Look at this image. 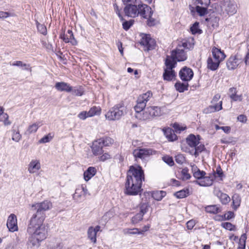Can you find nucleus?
<instances>
[{"mask_svg":"<svg viewBox=\"0 0 249 249\" xmlns=\"http://www.w3.org/2000/svg\"><path fill=\"white\" fill-rule=\"evenodd\" d=\"M144 179V171L141 166H130L126 173L124 193L128 196L141 194L142 190V182Z\"/></svg>","mask_w":249,"mask_h":249,"instance_id":"f257e3e1","label":"nucleus"},{"mask_svg":"<svg viewBox=\"0 0 249 249\" xmlns=\"http://www.w3.org/2000/svg\"><path fill=\"white\" fill-rule=\"evenodd\" d=\"M44 220L31 218L27 228V232L30 235L28 242L33 247L39 246L40 243L48 236V229L43 224Z\"/></svg>","mask_w":249,"mask_h":249,"instance_id":"f03ea898","label":"nucleus"},{"mask_svg":"<svg viewBox=\"0 0 249 249\" xmlns=\"http://www.w3.org/2000/svg\"><path fill=\"white\" fill-rule=\"evenodd\" d=\"M125 16H130L132 14L136 16H152L153 11L151 8L145 4H140L138 5L134 4H127L124 9Z\"/></svg>","mask_w":249,"mask_h":249,"instance_id":"7ed1b4c3","label":"nucleus"},{"mask_svg":"<svg viewBox=\"0 0 249 249\" xmlns=\"http://www.w3.org/2000/svg\"><path fill=\"white\" fill-rule=\"evenodd\" d=\"M126 113V108L123 101L111 107L105 114L106 119L109 121L119 120Z\"/></svg>","mask_w":249,"mask_h":249,"instance_id":"20e7f679","label":"nucleus"},{"mask_svg":"<svg viewBox=\"0 0 249 249\" xmlns=\"http://www.w3.org/2000/svg\"><path fill=\"white\" fill-rule=\"evenodd\" d=\"M52 206L51 202L47 200L33 205L32 207L36 210V213L33 215L31 218L45 220V212L49 210Z\"/></svg>","mask_w":249,"mask_h":249,"instance_id":"39448f33","label":"nucleus"},{"mask_svg":"<svg viewBox=\"0 0 249 249\" xmlns=\"http://www.w3.org/2000/svg\"><path fill=\"white\" fill-rule=\"evenodd\" d=\"M161 115L160 107L157 106L148 107H146L143 113V120L150 119L155 116Z\"/></svg>","mask_w":249,"mask_h":249,"instance_id":"423d86ee","label":"nucleus"},{"mask_svg":"<svg viewBox=\"0 0 249 249\" xmlns=\"http://www.w3.org/2000/svg\"><path fill=\"white\" fill-rule=\"evenodd\" d=\"M241 60L242 57L238 53L234 55H231L227 60L226 63L228 69L233 70L236 69L241 62Z\"/></svg>","mask_w":249,"mask_h":249,"instance_id":"0eeeda50","label":"nucleus"},{"mask_svg":"<svg viewBox=\"0 0 249 249\" xmlns=\"http://www.w3.org/2000/svg\"><path fill=\"white\" fill-rule=\"evenodd\" d=\"M140 43L142 46L145 47L147 51L154 49L156 46L155 40L149 34H143Z\"/></svg>","mask_w":249,"mask_h":249,"instance_id":"6e6552de","label":"nucleus"},{"mask_svg":"<svg viewBox=\"0 0 249 249\" xmlns=\"http://www.w3.org/2000/svg\"><path fill=\"white\" fill-rule=\"evenodd\" d=\"M194 76V72L191 68L186 66L183 67L179 72V76L184 82L190 81Z\"/></svg>","mask_w":249,"mask_h":249,"instance_id":"1a4fd4ad","label":"nucleus"},{"mask_svg":"<svg viewBox=\"0 0 249 249\" xmlns=\"http://www.w3.org/2000/svg\"><path fill=\"white\" fill-rule=\"evenodd\" d=\"M132 153L136 159L143 160L152 154V150L150 148H137L133 151Z\"/></svg>","mask_w":249,"mask_h":249,"instance_id":"9d476101","label":"nucleus"},{"mask_svg":"<svg viewBox=\"0 0 249 249\" xmlns=\"http://www.w3.org/2000/svg\"><path fill=\"white\" fill-rule=\"evenodd\" d=\"M152 96V93L150 91H148L146 93L140 95L137 100V103L136 106L145 109L146 108V103Z\"/></svg>","mask_w":249,"mask_h":249,"instance_id":"9b49d317","label":"nucleus"},{"mask_svg":"<svg viewBox=\"0 0 249 249\" xmlns=\"http://www.w3.org/2000/svg\"><path fill=\"white\" fill-rule=\"evenodd\" d=\"M60 38L65 43H70L72 45H76L77 44V41L74 38L71 30H68L67 35H65L64 32H62L60 35Z\"/></svg>","mask_w":249,"mask_h":249,"instance_id":"f8f14e48","label":"nucleus"},{"mask_svg":"<svg viewBox=\"0 0 249 249\" xmlns=\"http://www.w3.org/2000/svg\"><path fill=\"white\" fill-rule=\"evenodd\" d=\"M171 54L172 55V57L175 58L178 62L184 61L187 58V54L184 51L178 48L172 50Z\"/></svg>","mask_w":249,"mask_h":249,"instance_id":"ddd939ff","label":"nucleus"},{"mask_svg":"<svg viewBox=\"0 0 249 249\" xmlns=\"http://www.w3.org/2000/svg\"><path fill=\"white\" fill-rule=\"evenodd\" d=\"M6 225L10 231L14 232L18 231L17 219L15 214L12 213L9 216Z\"/></svg>","mask_w":249,"mask_h":249,"instance_id":"4468645a","label":"nucleus"},{"mask_svg":"<svg viewBox=\"0 0 249 249\" xmlns=\"http://www.w3.org/2000/svg\"><path fill=\"white\" fill-rule=\"evenodd\" d=\"M200 139V135H197L196 136L195 135L191 134L186 138V142L189 146L194 148L199 144Z\"/></svg>","mask_w":249,"mask_h":249,"instance_id":"2eb2a0df","label":"nucleus"},{"mask_svg":"<svg viewBox=\"0 0 249 249\" xmlns=\"http://www.w3.org/2000/svg\"><path fill=\"white\" fill-rule=\"evenodd\" d=\"M104 146L101 144V142H98V140L95 141L91 146L92 154L94 156L100 155L104 153L103 147Z\"/></svg>","mask_w":249,"mask_h":249,"instance_id":"dca6fc26","label":"nucleus"},{"mask_svg":"<svg viewBox=\"0 0 249 249\" xmlns=\"http://www.w3.org/2000/svg\"><path fill=\"white\" fill-rule=\"evenodd\" d=\"M214 194L219 198L223 205L228 204L231 200L230 196L227 194L222 192L220 190H215Z\"/></svg>","mask_w":249,"mask_h":249,"instance_id":"f3484780","label":"nucleus"},{"mask_svg":"<svg viewBox=\"0 0 249 249\" xmlns=\"http://www.w3.org/2000/svg\"><path fill=\"white\" fill-rule=\"evenodd\" d=\"M212 52L215 60H219L220 62L223 61L226 56L223 51L215 47L213 48Z\"/></svg>","mask_w":249,"mask_h":249,"instance_id":"a211bd4d","label":"nucleus"},{"mask_svg":"<svg viewBox=\"0 0 249 249\" xmlns=\"http://www.w3.org/2000/svg\"><path fill=\"white\" fill-rule=\"evenodd\" d=\"M222 102L221 101L219 104H216L213 105L209 106L204 110V112L208 114L212 112H214L217 111H219L222 109Z\"/></svg>","mask_w":249,"mask_h":249,"instance_id":"6ab92c4d","label":"nucleus"},{"mask_svg":"<svg viewBox=\"0 0 249 249\" xmlns=\"http://www.w3.org/2000/svg\"><path fill=\"white\" fill-rule=\"evenodd\" d=\"M55 88L60 91L71 92V87L67 83L61 82H57L55 85Z\"/></svg>","mask_w":249,"mask_h":249,"instance_id":"aec40b11","label":"nucleus"},{"mask_svg":"<svg viewBox=\"0 0 249 249\" xmlns=\"http://www.w3.org/2000/svg\"><path fill=\"white\" fill-rule=\"evenodd\" d=\"M97 172L95 167L90 166L89 167L87 170L84 173V178L86 181H89L92 177H93Z\"/></svg>","mask_w":249,"mask_h":249,"instance_id":"412c9836","label":"nucleus"},{"mask_svg":"<svg viewBox=\"0 0 249 249\" xmlns=\"http://www.w3.org/2000/svg\"><path fill=\"white\" fill-rule=\"evenodd\" d=\"M176 76L174 70L172 69H165L163 73V78L164 80L171 81Z\"/></svg>","mask_w":249,"mask_h":249,"instance_id":"4be33fe9","label":"nucleus"},{"mask_svg":"<svg viewBox=\"0 0 249 249\" xmlns=\"http://www.w3.org/2000/svg\"><path fill=\"white\" fill-rule=\"evenodd\" d=\"M164 135L168 141L173 142L178 139L177 136L175 134L174 131L171 128L168 127L163 129Z\"/></svg>","mask_w":249,"mask_h":249,"instance_id":"5701e85b","label":"nucleus"},{"mask_svg":"<svg viewBox=\"0 0 249 249\" xmlns=\"http://www.w3.org/2000/svg\"><path fill=\"white\" fill-rule=\"evenodd\" d=\"M177 60L175 58L172 57V55H167L165 60V65L166 67V69H173L175 68L177 64Z\"/></svg>","mask_w":249,"mask_h":249,"instance_id":"b1692460","label":"nucleus"},{"mask_svg":"<svg viewBox=\"0 0 249 249\" xmlns=\"http://www.w3.org/2000/svg\"><path fill=\"white\" fill-rule=\"evenodd\" d=\"M40 168V162L38 160H32L28 167V171L30 173H34Z\"/></svg>","mask_w":249,"mask_h":249,"instance_id":"393cba45","label":"nucleus"},{"mask_svg":"<svg viewBox=\"0 0 249 249\" xmlns=\"http://www.w3.org/2000/svg\"><path fill=\"white\" fill-rule=\"evenodd\" d=\"M207 68L211 71H214L219 67L220 61L215 60L214 62L212 57H208L207 61Z\"/></svg>","mask_w":249,"mask_h":249,"instance_id":"a878e982","label":"nucleus"},{"mask_svg":"<svg viewBox=\"0 0 249 249\" xmlns=\"http://www.w3.org/2000/svg\"><path fill=\"white\" fill-rule=\"evenodd\" d=\"M192 172L193 176L197 179L200 180L206 175V172L204 171H200L196 165L192 166Z\"/></svg>","mask_w":249,"mask_h":249,"instance_id":"bb28decb","label":"nucleus"},{"mask_svg":"<svg viewBox=\"0 0 249 249\" xmlns=\"http://www.w3.org/2000/svg\"><path fill=\"white\" fill-rule=\"evenodd\" d=\"M205 210L207 213L216 214L221 212V210L217 205H208L205 207Z\"/></svg>","mask_w":249,"mask_h":249,"instance_id":"cd10ccee","label":"nucleus"},{"mask_svg":"<svg viewBox=\"0 0 249 249\" xmlns=\"http://www.w3.org/2000/svg\"><path fill=\"white\" fill-rule=\"evenodd\" d=\"M213 182V179L210 177H205L199 181H196V183L201 186H209L212 185Z\"/></svg>","mask_w":249,"mask_h":249,"instance_id":"c85d7f7f","label":"nucleus"},{"mask_svg":"<svg viewBox=\"0 0 249 249\" xmlns=\"http://www.w3.org/2000/svg\"><path fill=\"white\" fill-rule=\"evenodd\" d=\"M166 192L163 191H154L152 193V197L157 201H160L165 196Z\"/></svg>","mask_w":249,"mask_h":249,"instance_id":"c756f323","label":"nucleus"},{"mask_svg":"<svg viewBox=\"0 0 249 249\" xmlns=\"http://www.w3.org/2000/svg\"><path fill=\"white\" fill-rule=\"evenodd\" d=\"M189 84L188 83H184L180 82H177L175 84L176 89L179 92H183L188 89Z\"/></svg>","mask_w":249,"mask_h":249,"instance_id":"7c9ffc66","label":"nucleus"},{"mask_svg":"<svg viewBox=\"0 0 249 249\" xmlns=\"http://www.w3.org/2000/svg\"><path fill=\"white\" fill-rule=\"evenodd\" d=\"M119 17L120 18L121 20L123 21V28L125 31L129 30L134 23L135 21L134 19H131L129 20H126L123 17Z\"/></svg>","mask_w":249,"mask_h":249,"instance_id":"2f4dec72","label":"nucleus"},{"mask_svg":"<svg viewBox=\"0 0 249 249\" xmlns=\"http://www.w3.org/2000/svg\"><path fill=\"white\" fill-rule=\"evenodd\" d=\"M190 9L192 12H194L195 11H196L199 16H205L208 14L207 9L205 7H201L197 5L195 8L191 7Z\"/></svg>","mask_w":249,"mask_h":249,"instance_id":"473e14b6","label":"nucleus"},{"mask_svg":"<svg viewBox=\"0 0 249 249\" xmlns=\"http://www.w3.org/2000/svg\"><path fill=\"white\" fill-rule=\"evenodd\" d=\"M205 20L207 21L208 25L212 26L213 28L218 26L219 20L218 17H210L209 18H206Z\"/></svg>","mask_w":249,"mask_h":249,"instance_id":"72a5a7b5","label":"nucleus"},{"mask_svg":"<svg viewBox=\"0 0 249 249\" xmlns=\"http://www.w3.org/2000/svg\"><path fill=\"white\" fill-rule=\"evenodd\" d=\"M101 112V108L99 107L93 106L88 111L89 117L95 115H100Z\"/></svg>","mask_w":249,"mask_h":249,"instance_id":"f704fd0d","label":"nucleus"},{"mask_svg":"<svg viewBox=\"0 0 249 249\" xmlns=\"http://www.w3.org/2000/svg\"><path fill=\"white\" fill-rule=\"evenodd\" d=\"M146 19V24L149 27L154 26L160 23V20L158 19L153 18L152 17H142Z\"/></svg>","mask_w":249,"mask_h":249,"instance_id":"c9c22d12","label":"nucleus"},{"mask_svg":"<svg viewBox=\"0 0 249 249\" xmlns=\"http://www.w3.org/2000/svg\"><path fill=\"white\" fill-rule=\"evenodd\" d=\"M96 231H94L93 227H90L88 231V235L89 238L94 243L96 242Z\"/></svg>","mask_w":249,"mask_h":249,"instance_id":"e433bc0d","label":"nucleus"},{"mask_svg":"<svg viewBox=\"0 0 249 249\" xmlns=\"http://www.w3.org/2000/svg\"><path fill=\"white\" fill-rule=\"evenodd\" d=\"M12 65L14 66L23 67L24 68V70L29 71L30 72L32 71V68L30 67V64L24 63L21 61H17L12 63Z\"/></svg>","mask_w":249,"mask_h":249,"instance_id":"4c0bfd02","label":"nucleus"},{"mask_svg":"<svg viewBox=\"0 0 249 249\" xmlns=\"http://www.w3.org/2000/svg\"><path fill=\"white\" fill-rule=\"evenodd\" d=\"M189 191L188 189L181 190L174 194V196L178 198H183L189 196Z\"/></svg>","mask_w":249,"mask_h":249,"instance_id":"58836bf2","label":"nucleus"},{"mask_svg":"<svg viewBox=\"0 0 249 249\" xmlns=\"http://www.w3.org/2000/svg\"><path fill=\"white\" fill-rule=\"evenodd\" d=\"M113 140L107 137H103L98 139V142H101L103 146H108L113 142Z\"/></svg>","mask_w":249,"mask_h":249,"instance_id":"ea45409f","label":"nucleus"},{"mask_svg":"<svg viewBox=\"0 0 249 249\" xmlns=\"http://www.w3.org/2000/svg\"><path fill=\"white\" fill-rule=\"evenodd\" d=\"M225 10L229 16H232L236 12V5L233 4H229Z\"/></svg>","mask_w":249,"mask_h":249,"instance_id":"a19ab883","label":"nucleus"},{"mask_svg":"<svg viewBox=\"0 0 249 249\" xmlns=\"http://www.w3.org/2000/svg\"><path fill=\"white\" fill-rule=\"evenodd\" d=\"M72 94L75 96H82L84 92L83 88L81 87H74L73 89L71 87V91Z\"/></svg>","mask_w":249,"mask_h":249,"instance_id":"79ce46f5","label":"nucleus"},{"mask_svg":"<svg viewBox=\"0 0 249 249\" xmlns=\"http://www.w3.org/2000/svg\"><path fill=\"white\" fill-rule=\"evenodd\" d=\"M41 125L40 122H37L29 126L27 131L29 134L36 132Z\"/></svg>","mask_w":249,"mask_h":249,"instance_id":"37998d69","label":"nucleus"},{"mask_svg":"<svg viewBox=\"0 0 249 249\" xmlns=\"http://www.w3.org/2000/svg\"><path fill=\"white\" fill-rule=\"evenodd\" d=\"M194 148H195L194 154L195 157L196 158H197L199 156V153H201L202 152L206 150L205 145L203 144L197 145V146H196Z\"/></svg>","mask_w":249,"mask_h":249,"instance_id":"c03bdc74","label":"nucleus"},{"mask_svg":"<svg viewBox=\"0 0 249 249\" xmlns=\"http://www.w3.org/2000/svg\"><path fill=\"white\" fill-rule=\"evenodd\" d=\"M190 30L192 32V34L193 35L196 34L197 33L201 34L202 33V30L199 29L198 22H195L191 27Z\"/></svg>","mask_w":249,"mask_h":249,"instance_id":"a18cd8bd","label":"nucleus"},{"mask_svg":"<svg viewBox=\"0 0 249 249\" xmlns=\"http://www.w3.org/2000/svg\"><path fill=\"white\" fill-rule=\"evenodd\" d=\"M181 178L183 180L189 179L191 176L189 173V169L187 168H184L181 171Z\"/></svg>","mask_w":249,"mask_h":249,"instance_id":"49530a36","label":"nucleus"},{"mask_svg":"<svg viewBox=\"0 0 249 249\" xmlns=\"http://www.w3.org/2000/svg\"><path fill=\"white\" fill-rule=\"evenodd\" d=\"M221 226L226 230L230 231H233L236 230L235 226L230 222L222 223Z\"/></svg>","mask_w":249,"mask_h":249,"instance_id":"de8ad7c7","label":"nucleus"},{"mask_svg":"<svg viewBox=\"0 0 249 249\" xmlns=\"http://www.w3.org/2000/svg\"><path fill=\"white\" fill-rule=\"evenodd\" d=\"M36 23L38 31L43 35H46L47 30L46 26L43 24H40L37 21H36Z\"/></svg>","mask_w":249,"mask_h":249,"instance_id":"09e8293b","label":"nucleus"},{"mask_svg":"<svg viewBox=\"0 0 249 249\" xmlns=\"http://www.w3.org/2000/svg\"><path fill=\"white\" fill-rule=\"evenodd\" d=\"M9 116L6 113H4L3 114L0 115V121L3 122L4 124L5 125H8L11 124V122L8 120Z\"/></svg>","mask_w":249,"mask_h":249,"instance_id":"8fccbe9b","label":"nucleus"},{"mask_svg":"<svg viewBox=\"0 0 249 249\" xmlns=\"http://www.w3.org/2000/svg\"><path fill=\"white\" fill-rule=\"evenodd\" d=\"M162 160L170 166L174 165V161L172 157L166 155L162 157Z\"/></svg>","mask_w":249,"mask_h":249,"instance_id":"3c124183","label":"nucleus"},{"mask_svg":"<svg viewBox=\"0 0 249 249\" xmlns=\"http://www.w3.org/2000/svg\"><path fill=\"white\" fill-rule=\"evenodd\" d=\"M148 207H149V205L148 203H142L140 205V211L139 213H141V214H142V215H144L148 211Z\"/></svg>","mask_w":249,"mask_h":249,"instance_id":"603ef678","label":"nucleus"},{"mask_svg":"<svg viewBox=\"0 0 249 249\" xmlns=\"http://www.w3.org/2000/svg\"><path fill=\"white\" fill-rule=\"evenodd\" d=\"M143 216L141 213H137L132 218V222L134 224L138 223L142 219Z\"/></svg>","mask_w":249,"mask_h":249,"instance_id":"864d4df0","label":"nucleus"},{"mask_svg":"<svg viewBox=\"0 0 249 249\" xmlns=\"http://www.w3.org/2000/svg\"><path fill=\"white\" fill-rule=\"evenodd\" d=\"M247 238V236L246 233H243L241 235V237L239 239V242L238 243V247H243V246H244V245L245 248L246 247V242Z\"/></svg>","mask_w":249,"mask_h":249,"instance_id":"5fc2aeb1","label":"nucleus"},{"mask_svg":"<svg viewBox=\"0 0 249 249\" xmlns=\"http://www.w3.org/2000/svg\"><path fill=\"white\" fill-rule=\"evenodd\" d=\"M53 138V136H52L51 133H49L48 135H45L43 138H42L39 141V142L40 143L48 142L52 140Z\"/></svg>","mask_w":249,"mask_h":249,"instance_id":"6e6d98bb","label":"nucleus"},{"mask_svg":"<svg viewBox=\"0 0 249 249\" xmlns=\"http://www.w3.org/2000/svg\"><path fill=\"white\" fill-rule=\"evenodd\" d=\"M13 136L12 140L16 142H18L21 139V136L18 130L17 131L14 129L12 130Z\"/></svg>","mask_w":249,"mask_h":249,"instance_id":"4d7b16f0","label":"nucleus"},{"mask_svg":"<svg viewBox=\"0 0 249 249\" xmlns=\"http://www.w3.org/2000/svg\"><path fill=\"white\" fill-rule=\"evenodd\" d=\"M175 160L179 164H183L185 161V158L182 154H178L175 157Z\"/></svg>","mask_w":249,"mask_h":249,"instance_id":"13d9d810","label":"nucleus"},{"mask_svg":"<svg viewBox=\"0 0 249 249\" xmlns=\"http://www.w3.org/2000/svg\"><path fill=\"white\" fill-rule=\"evenodd\" d=\"M102 155L99 157V160L101 161H105L111 158V156L108 153L102 154Z\"/></svg>","mask_w":249,"mask_h":249,"instance_id":"bf43d9fd","label":"nucleus"},{"mask_svg":"<svg viewBox=\"0 0 249 249\" xmlns=\"http://www.w3.org/2000/svg\"><path fill=\"white\" fill-rule=\"evenodd\" d=\"M194 43H189V46H188V41L186 40L185 42L182 43L181 45L179 44L178 47H183L185 49L191 50L194 48Z\"/></svg>","mask_w":249,"mask_h":249,"instance_id":"052dcab7","label":"nucleus"},{"mask_svg":"<svg viewBox=\"0 0 249 249\" xmlns=\"http://www.w3.org/2000/svg\"><path fill=\"white\" fill-rule=\"evenodd\" d=\"M225 220H229L234 217V213L232 211H228L223 215Z\"/></svg>","mask_w":249,"mask_h":249,"instance_id":"680f3d73","label":"nucleus"},{"mask_svg":"<svg viewBox=\"0 0 249 249\" xmlns=\"http://www.w3.org/2000/svg\"><path fill=\"white\" fill-rule=\"evenodd\" d=\"M229 96L230 98L233 101H242V95H237V94H230Z\"/></svg>","mask_w":249,"mask_h":249,"instance_id":"e2e57ef3","label":"nucleus"},{"mask_svg":"<svg viewBox=\"0 0 249 249\" xmlns=\"http://www.w3.org/2000/svg\"><path fill=\"white\" fill-rule=\"evenodd\" d=\"M82 191L80 189H76L75 193L73 195V198L75 200H78L82 196Z\"/></svg>","mask_w":249,"mask_h":249,"instance_id":"0e129e2a","label":"nucleus"},{"mask_svg":"<svg viewBox=\"0 0 249 249\" xmlns=\"http://www.w3.org/2000/svg\"><path fill=\"white\" fill-rule=\"evenodd\" d=\"M196 2L197 4L204 5L205 6L209 5L210 3V0H196Z\"/></svg>","mask_w":249,"mask_h":249,"instance_id":"69168bd1","label":"nucleus"},{"mask_svg":"<svg viewBox=\"0 0 249 249\" xmlns=\"http://www.w3.org/2000/svg\"><path fill=\"white\" fill-rule=\"evenodd\" d=\"M87 111H83L81 112L78 115V117L82 120H85L88 117H89Z\"/></svg>","mask_w":249,"mask_h":249,"instance_id":"338daca9","label":"nucleus"},{"mask_svg":"<svg viewBox=\"0 0 249 249\" xmlns=\"http://www.w3.org/2000/svg\"><path fill=\"white\" fill-rule=\"evenodd\" d=\"M216 174L218 175L219 177L221 178V180H222V178L224 176V174L220 166L217 167L216 170Z\"/></svg>","mask_w":249,"mask_h":249,"instance_id":"774afa93","label":"nucleus"}]
</instances>
